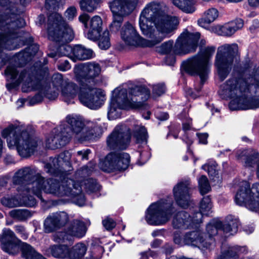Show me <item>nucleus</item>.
Here are the masks:
<instances>
[{
    "instance_id": "obj_1",
    "label": "nucleus",
    "mask_w": 259,
    "mask_h": 259,
    "mask_svg": "<svg viewBox=\"0 0 259 259\" xmlns=\"http://www.w3.org/2000/svg\"><path fill=\"white\" fill-rule=\"evenodd\" d=\"M20 4L24 7L31 0H19ZM0 6L6 8L4 15H0V69L4 66L7 59L3 51L5 47L8 50H15L24 45H28L24 51L18 54V58L21 61L28 62L38 51V46L31 43L33 37L28 33L20 32V28L25 25L23 19L19 17L23 11L18 9L17 6L9 0H0Z\"/></svg>"
},
{
    "instance_id": "obj_2",
    "label": "nucleus",
    "mask_w": 259,
    "mask_h": 259,
    "mask_svg": "<svg viewBox=\"0 0 259 259\" xmlns=\"http://www.w3.org/2000/svg\"><path fill=\"white\" fill-rule=\"evenodd\" d=\"M245 77L234 75L222 87V94L231 99L229 108L231 110L255 109L259 108V66L247 71L249 64L240 65Z\"/></svg>"
},
{
    "instance_id": "obj_3",
    "label": "nucleus",
    "mask_w": 259,
    "mask_h": 259,
    "mask_svg": "<svg viewBox=\"0 0 259 259\" xmlns=\"http://www.w3.org/2000/svg\"><path fill=\"white\" fill-rule=\"evenodd\" d=\"M101 71V65L94 61L75 65L73 69L74 79L79 85V100L91 109H98L106 100L104 91L96 88L102 81Z\"/></svg>"
},
{
    "instance_id": "obj_4",
    "label": "nucleus",
    "mask_w": 259,
    "mask_h": 259,
    "mask_svg": "<svg viewBox=\"0 0 259 259\" xmlns=\"http://www.w3.org/2000/svg\"><path fill=\"white\" fill-rule=\"evenodd\" d=\"M66 122L68 127L62 123L53 129L48 136L46 141L47 148H60L68 144L71 138L79 142L94 140L102 133L100 125L93 122H89L85 125L83 119L77 115H67Z\"/></svg>"
},
{
    "instance_id": "obj_5",
    "label": "nucleus",
    "mask_w": 259,
    "mask_h": 259,
    "mask_svg": "<svg viewBox=\"0 0 259 259\" xmlns=\"http://www.w3.org/2000/svg\"><path fill=\"white\" fill-rule=\"evenodd\" d=\"M177 17L166 15L159 3L147 4L141 12L139 25L143 34L151 39L169 36L179 24Z\"/></svg>"
},
{
    "instance_id": "obj_6",
    "label": "nucleus",
    "mask_w": 259,
    "mask_h": 259,
    "mask_svg": "<svg viewBox=\"0 0 259 259\" xmlns=\"http://www.w3.org/2000/svg\"><path fill=\"white\" fill-rule=\"evenodd\" d=\"M149 90L144 85H136L130 89L118 87L112 93L110 105L108 111V118L116 119L120 116L121 109L141 108L143 103L150 97Z\"/></svg>"
},
{
    "instance_id": "obj_7",
    "label": "nucleus",
    "mask_w": 259,
    "mask_h": 259,
    "mask_svg": "<svg viewBox=\"0 0 259 259\" xmlns=\"http://www.w3.org/2000/svg\"><path fill=\"white\" fill-rule=\"evenodd\" d=\"M53 175L59 177L61 182L54 179L45 180L42 177L41 180L34 183L36 185V189H34L35 195L42 200L41 192L43 191L57 197H68L74 203L80 206L85 204L84 197L80 194V190L75 187L74 181L69 176L61 174Z\"/></svg>"
},
{
    "instance_id": "obj_8",
    "label": "nucleus",
    "mask_w": 259,
    "mask_h": 259,
    "mask_svg": "<svg viewBox=\"0 0 259 259\" xmlns=\"http://www.w3.org/2000/svg\"><path fill=\"white\" fill-rule=\"evenodd\" d=\"M48 32L50 39L61 45L59 49L61 54L71 59L73 48L64 45L73 40L74 32L59 14H53L49 17Z\"/></svg>"
},
{
    "instance_id": "obj_9",
    "label": "nucleus",
    "mask_w": 259,
    "mask_h": 259,
    "mask_svg": "<svg viewBox=\"0 0 259 259\" xmlns=\"http://www.w3.org/2000/svg\"><path fill=\"white\" fill-rule=\"evenodd\" d=\"M2 136L7 139L9 148L16 147L19 155L22 157L30 156L37 145L36 140L27 131L13 124L3 130Z\"/></svg>"
},
{
    "instance_id": "obj_10",
    "label": "nucleus",
    "mask_w": 259,
    "mask_h": 259,
    "mask_svg": "<svg viewBox=\"0 0 259 259\" xmlns=\"http://www.w3.org/2000/svg\"><path fill=\"white\" fill-rule=\"evenodd\" d=\"M215 52L214 47H208L201 48L196 55L189 58L182 63L183 69L188 73L192 75H198L200 78V82L195 84V90L198 93L208 77L210 72V59Z\"/></svg>"
},
{
    "instance_id": "obj_11",
    "label": "nucleus",
    "mask_w": 259,
    "mask_h": 259,
    "mask_svg": "<svg viewBox=\"0 0 259 259\" xmlns=\"http://www.w3.org/2000/svg\"><path fill=\"white\" fill-rule=\"evenodd\" d=\"M5 74L7 78L16 79L15 82L7 84L6 87L9 91L17 88L21 82H22L21 90L24 93L35 92L45 87L44 81L41 78L26 70L20 72L14 67L8 66Z\"/></svg>"
},
{
    "instance_id": "obj_12",
    "label": "nucleus",
    "mask_w": 259,
    "mask_h": 259,
    "mask_svg": "<svg viewBox=\"0 0 259 259\" xmlns=\"http://www.w3.org/2000/svg\"><path fill=\"white\" fill-rule=\"evenodd\" d=\"M199 32L191 33L184 31L177 38L174 46L171 40L163 43L159 52L162 54L182 55L195 51L200 38Z\"/></svg>"
},
{
    "instance_id": "obj_13",
    "label": "nucleus",
    "mask_w": 259,
    "mask_h": 259,
    "mask_svg": "<svg viewBox=\"0 0 259 259\" xmlns=\"http://www.w3.org/2000/svg\"><path fill=\"white\" fill-rule=\"evenodd\" d=\"M0 241L2 249L10 254H17L20 248L25 259H47L26 243L22 242L19 246L20 240L10 229L5 228L3 230Z\"/></svg>"
},
{
    "instance_id": "obj_14",
    "label": "nucleus",
    "mask_w": 259,
    "mask_h": 259,
    "mask_svg": "<svg viewBox=\"0 0 259 259\" xmlns=\"http://www.w3.org/2000/svg\"><path fill=\"white\" fill-rule=\"evenodd\" d=\"M112 14L113 20L109 26L110 30L113 33L120 31L121 38L126 45L135 47H151L162 40V38L159 37H157L156 39H151L150 40L145 39L140 36L135 27L129 22H126L123 25L124 17L130 14L122 16V19L119 24V27H117L116 30L113 29L112 26L115 20V15L113 13H112Z\"/></svg>"
},
{
    "instance_id": "obj_15",
    "label": "nucleus",
    "mask_w": 259,
    "mask_h": 259,
    "mask_svg": "<svg viewBox=\"0 0 259 259\" xmlns=\"http://www.w3.org/2000/svg\"><path fill=\"white\" fill-rule=\"evenodd\" d=\"M175 211L173 200L167 197L149 206L145 215L146 221L151 225H163L169 221Z\"/></svg>"
},
{
    "instance_id": "obj_16",
    "label": "nucleus",
    "mask_w": 259,
    "mask_h": 259,
    "mask_svg": "<svg viewBox=\"0 0 259 259\" xmlns=\"http://www.w3.org/2000/svg\"><path fill=\"white\" fill-rule=\"evenodd\" d=\"M238 186L235 196L236 204L251 211L259 212V183H253L250 187L248 181L242 180L238 183Z\"/></svg>"
},
{
    "instance_id": "obj_17",
    "label": "nucleus",
    "mask_w": 259,
    "mask_h": 259,
    "mask_svg": "<svg viewBox=\"0 0 259 259\" xmlns=\"http://www.w3.org/2000/svg\"><path fill=\"white\" fill-rule=\"evenodd\" d=\"M239 225L238 219L232 215L227 217L224 224L218 220L211 221L206 226L207 234L203 233L204 242L208 244L207 249H210L215 246L213 237L219 231H223L227 236L233 235L237 233Z\"/></svg>"
},
{
    "instance_id": "obj_18",
    "label": "nucleus",
    "mask_w": 259,
    "mask_h": 259,
    "mask_svg": "<svg viewBox=\"0 0 259 259\" xmlns=\"http://www.w3.org/2000/svg\"><path fill=\"white\" fill-rule=\"evenodd\" d=\"M238 49L235 44H225L219 47L215 58L214 66L219 78L223 81L231 71L234 55Z\"/></svg>"
},
{
    "instance_id": "obj_19",
    "label": "nucleus",
    "mask_w": 259,
    "mask_h": 259,
    "mask_svg": "<svg viewBox=\"0 0 259 259\" xmlns=\"http://www.w3.org/2000/svg\"><path fill=\"white\" fill-rule=\"evenodd\" d=\"M42 176L37 172L34 167H24L16 171L13 177V183L18 185L17 188L18 192L20 191L26 192H32L34 193V189H36L35 182L41 180Z\"/></svg>"
},
{
    "instance_id": "obj_20",
    "label": "nucleus",
    "mask_w": 259,
    "mask_h": 259,
    "mask_svg": "<svg viewBox=\"0 0 259 259\" xmlns=\"http://www.w3.org/2000/svg\"><path fill=\"white\" fill-rule=\"evenodd\" d=\"M130 156L125 152H110L99 163L100 168L103 171L118 172L125 170L130 162Z\"/></svg>"
},
{
    "instance_id": "obj_21",
    "label": "nucleus",
    "mask_w": 259,
    "mask_h": 259,
    "mask_svg": "<svg viewBox=\"0 0 259 259\" xmlns=\"http://www.w3.org/2000/svg\"><path fill=\"white\" fill-rule=\"evenodd\" d=\"M45 86L48 85L47 90L49 93L55 91L58 94L59 88H61L62 100L67 104L74 103V99L78 93V87L77 84L72 82H64L63 75L61 73H56L52 77L53 88L51 83L45 82Z\"/></svg>"
},
{
    "instance_id": "obj_22",
    "label": "nucleus",
    "mask_w": 259,
    "mask_h": 259,
    "mask_svg": "<svg viewBox=\"0 0 259 259\" xmlns=\"http://www.w3.org/2000/svg\"><path fill=\"white\" fill-rule=\"evenodd\" d=\"M87 231L85 224L80 220H74L64 231H58L52 234V240L56 243L72 244L74 238H81Z\"/></svg>"
},
{
    "instance_id": "obj_23",
    "label": "nucleus",
    "mask_w": 259,
    "mask_h": 259,
    "mask_svg": "<svg viewBox=\"0 0 259 259\" xmlns=\"http://www.w3.org/2000/svg\"><path fill=\"white\" fill-rule=\"evenodd\" d=\"M95 165L90 163L89 165L83 166L77 170L74 175V180H73L75 184V187L80 190V194L84 196L82 193L81 186L87 193H91L99 191L100 189V185L95 179L87 178L93 171ZM84 199L85 198V197Z\"/></svg>"
},
{
    "instance_id": "obj_24",
    "label": "nucleus",
    "mask_w": 259,
    "mask_h": 259,
    "mask_svg": "<svg viewBox=\"0 0 259 259\" xmlns=\"http://www.w3.org/2000/svg\"><path fill=\"white\" fill-rule=\"evenodd\" d=\"M131 141V131L125 124L117 125L107 139V147L110 150H124Z\"/></svg>"
},
{
    "instance_id": "obj_25",
    "label": "nucleus",
    "mask_w": 259,
    "mask_h": 259,
    "mask_svg": "<svg viewBox=\"0 0 259 259\" xmlns=\"http://www.w3.org/2000/svg\"><path fill=\"white\" fill-rule=\"evenodd\" d=\"M138 3L139 0H112L108 3L111 11L115 15L113 29L117 30L122 21V16L131 14Z\"/></svg>"
},
{
    "instance_id": "obj_26",
    "label": "nucleus",
    "mask_w": 259,
    "mask_h": 259,
    "mask_svg": "<svg viewBox=\"0 0 259 259\" xmlns=\"http://www.w3.org/2000/svg\"><path fill=\"white\" fill-rule=\"evenodd\" d=\"M190 182L189 180L179 182L173 188L175 200L181 207L187 208L192 203L190 195Z\"/></svg>"
},
{
    "instance_id": "obj_27",
    "label": "nucleus",
    "mask_w": 259,
    "mask_h": 259,
    "mask_svg": "<svg viewBox=\"0 0 259 259\" xmlns=\"http://www.w3.org/2000/svg\"><path fill=\"white\" fill-rule=\"evenodd\" d=\"M134 137L137 143L143 145V150H139L140 158L139 163L143 165L150 158L151 153L150 149L147 145L148 134L145 127L142 125H137L134 131Z\"/></svg>"
},
{
    "instance_id": "obj_28",
    "label": "nucleus",
    "mask_w": 259,
    "mask_h": 259,
    "mask_svg": "<svg viewBox=\"0 0 259 259\" xmlns=\"http://www.w3.org/2000/svg\"><path fill=\"white\" fill-rule=\"evenodd\" d=\"M69 222L68 214L65 211H58L50 214L44 221V230L51 233L63 227Z\"/></svg>"
},
{
    "instance_id": "obj_29",
    "label": "nucleus",
    "mask_w": 259,
    "mask_h": 259,
    "mask_svg": "<svg viewBox=\"0 0 259 259\" xmlns=\"http://www.w3.org/2000/svg\"><path fill=\"white\" fill-rule=\"evenodd\" d=\"M71 158V154L66 151L60 153L57 157L54 158L51 157L49 162L46 163L45 165L46 171L51 175H59L60 174H65L69 176V175L66 171L63 170L62 166L63 163L68 162Z\"/></svg>"
},
{
    "instance_id": "obj_30",
    "label": "nucleus",
    "mask_w": 259,
    "mask_h": 259,
    "mask_svg": "<svg viewBox=\"0 0 259 259\" xmlns=\"http://www.w3.org/2000/svg\"><path fill=\"white\" fill-rule=\"evenodd\" d=\"M194 214L190 215L185 211H180L175 215L172 220V226L175 229H187L197 227L198 224L194 222Z\"/></svg>"
},
{
    "instance_id": "obj_31",
    "label": "nucleus",
    "mask_w": 259,
    "mask_h": 259,
    "mask_svg": "<svg viewBox=\"0 0 259 259\" xmlns=\"http://www.w3.org/2000/svg\"><path fill=\"white\" fill-rule=\"evenodd\" d=\"M236 157L246 167H253L256 164L259 153L253 149L238 150Z\"/></svg>"
},
{
    "instance_id": "obj_32",
    "label": "nucleus",
    "mask_w": 259,
    "mask_h": 259,
    "mask_svg": "<svg viewBox=\"0 0 259 259\" xmlns=\"http://www.w3.org/2000/svg\"><path fill=\"white\" fill-rule=\"evenodd\" d=\"M67 243L51 245L44 250V253L47 256L56 258L69 259V246Z\"/></svg>"
},
{
    "instance_id": "obj_33",
    "label": "nucleus",
    "mask_w": 259,
    "mask_h": 259,
    "mask_svg": "<svg viewBox=\"0 0 259 259\" xmlns=\"http://www.w3.org/2000/svg\"><path fill=\"white\" fill-rule=\"evenodd\" d=\"M247 252V248L245 246H230L228 244H223L221 247V254L218 256L217 259L236 258L239 254Z\"/></svg>"
},
{
    "instance_id": "obj_34",
    "label": "nucleus",
    "mask_w": 259,
    "mask_h": 259,
    "mask_svg": "<svg viewBox=\"0 0 259 259\" xmlns=\"http://www.w3.org/2000/svg\"><path fill=\"white\" fill-rule=\"evenodd\" d=\"M212 203L209 196L203 197L199 203V211L192 213L195 219L194 222L200 224L203 215L208 216L212 212Z\"/></svg>"
},
{
    "instance_id": "obj_35",
    "label": "nucleus",
    "mask_w": 259,
    "mask_h": 259,
    "mask_svg": "<svg viewBox=\"0 0 259 259\" xmlns=\"http://www.w3.org/2000/svg\"><path fill=\"white\" fill-rule=\"evenodd\" d=\"M185 245H193L199 248L207 249L208 244L204 242L203 233L200 231H192L186 233L184 236Z\"/></svg>"
},
{
    "instance_id": "obj_36",
    "label": "nucleus",
    "mask_w": 259,
    "mask_h": 259,
    "mask_svg": "<svg viewBox=\"0 0 259 259\" xmlns=\"http://www.w3.org/2000/svg\"><path fill=\"white\" fill-rule=\"evenodd\" d=\"M102 20L97 15L93 17L90 21L89 27L87 32H85V36L93 41H96L102 30Z\"/></svg>"
},
{
    "instance_id": "obj_37",
    "label": "nucleus",
    "mask_w": 259,
    "mask_h": 259,
    "mask_svg": "<svg viewBox=\"0 0 259 259\" xmlns=\"http://www.w3.org/2000/svg\"><path fill=\"white\" fill-rule=\"evenodd\" d=\"M243 26V20L239 19L224 25L217 27L216 32L220 35L230 36L242 28Z\"/></svg>"
},
{
    "instance_id": "obj_38",
    "label": "nucleus",
    "mask_w": 259,
    "mask_h": 259,
    "mask_svg": "<svg viewBox=\"0 0 259 259\" xmlns=\"http://www.w3.org/2000/svg\"><path fill=\"white\" fill-rule=\"evenodd\" d=\"M72 53L71 60L74 62L77 60L82 61L91 59L95 56V54L92 50L87 49L81 45L74 46Z\"/></svg>"
},
{
    "instance_id": "obj_39",
    "label": "nucleus",
    "mask_w": 259,
    "mask_h": 259,
    "mask_svg": "<svg viewBox=\"0 0 259 259\" xmlns=\"http://www.w3.org/2000/svg\"><path fill=\"white\" fill-rule=\"evenodd\" d=\"M48 85L45 86L44 88L38 90V93L33 97L28 99V106H33L40 103L44 97L51 100H55L58 96V94L55 91H52L51 93L48 92L47 90Z\"/></svg>"
},
{
    "instance_id": "obj_40",
    "label": "nucleus",
    "mask_w": 259,
    "mask_h": 259,
    "mask_svg": "<svg viewBox=\"0 0 259 259\" xmlns=\"http://www.w3.org/2000/svg\"><path fill=\"white\" fill-rule=\"evenodd\" d=\"M87 250V245L82 243H76L69 248V259H82Z\"/></svg>"
},
{
    "instance_id": "obj_41",
    "label": "nucleus",
    "mask_w": 259,
    "mask_h": 259,
    "mask_svg": "<svg viewBox=\"0 0 259 259\" xmlns=\"http://www.w3.org/2000/svg\"><path fill=\"white\" fill-rule=\"evenodd\" d=\"M218 17V11L216 9L211 8L207 10L201 19L198 20V24L205 28L208 24L214 21Z\"/></svg>"
},
{
    "instance_id": "obj_42",
    "label": "nucleus",
    "mask_w": 259,
    "mask_h": 259,
    "mask_svg": "<svg viewBox=\"0 0 259 259\" xmlns=\"http://www.w3.org/2000/svg\"><path fill=\"white\" fill-rule=\"evenodd\" d=\"M33 213L32 211L27 209H15L9 212L12 218L19 222L26 221L32 217Z\"/></svg>"
},
{
    "instance_id": "obj_43",
    "label": "nucleus",
    "mask_w": 259,
    "mask_h": 259,
    "mask_svg": "<svg viewBox=\"0 0 259 259\" xmlns=\"http://www.w3.org/2000/svg\"><path fill=\"white\" fill-rule=\"evenodd\" d=\"M174 5L187 13H192L196 9L194 0H173Z\"/></svg>"
},
{
    "instance_id": "obj_44",
    "label": "nucleus",
    "mask_w": 259,
    "mask_h": 259,
    "mask_svg": "<svg viewBox=\"0 0 259 259\" xmlns=\"http://www.w3.org/2000/svg\"><path fill=\"white\" fill-rule=\"evenodd\" d=\"M32 192V190H30V192H26V191L18 192L20 194V201H21V206L26 207H34L36 204V199L31 195H28V193Z\"/></svg>"
},
{
    "instance_id": "obj_45",
    "label": "nucleus",
    "mask_w": 259,
    "mask_h": 259,
    "mask_svg": "<svg viewBox=\"0 0 259 259\" xmlns=\"http://www.w3.org/2000/svg\"><path fill=\"white\" fill-rule=\"evenodd\" d=\"M20 194L13 196H7L1 199V203L5 206L8 207H15L21 206Z\"/></svg>"
},
{
    "instance_id": "obj_46",
    "label": "nucleus",
    "mask_w": 259,
    "mask_h": 259,
    "mask_svg": "<svg viewBox=\"0 0 259 259\" xmlns=\"http://www.w3.org/2000/svg\"><path fill=\"white\" fill-rule=\"evenodd\" d=\"M100 0H81L79 2L80 9L92 13L99 7Z\"/></svg>"
},
{
    "instance_id": "obj_47",
    "label": "nucleus",
    "mask_w": 259,
    "mask_h": 259,
    "mask_svg": "<svg viewBox=\"0 0 259 259\" xmlns=\"http://www.w3.org/2000/svg\"><path fill=\"white\" fill-rule=\"evenodd\" d=\"M98 39V46L102 50H107L110 46L109 32L107 30L104 31L102 34H99L97 38Z\"/></svg>"
},
{
    "instance_id": "obj_48",
    "label": "nucleus",
    "mask_w": 259,
    "mask_h": 259,
    "mask_svg": "<svg viewBox=\"0 0 259 259\" xmlns=\"http://www.w3.org/2000/svg\"><path fill=\"white\" fill-rule=\"evenodd\" d=\"M217 164L215 161L211 160L202 166V169L207 170L208 174L212 180L215 181V178H219L218 172L217 170Z\"/></svg>"
},
{
    "instance_id": "obj_49",
    "label": "nucleus",
    "mask_w": 259,
    "mask_h": 259,
    "mask_svg": "<svg viewBox=\"0 0 259 259\" xmlns=\"http://www.w3.org/2000/svg\"><path fill=\"white\" fill-rule=\"evenodd\" d=\"M199 188L201 195L208 193L211 189L207 177L202 176L198 180Z\"/></svg>"
},
{
    "instance_id": "obj_50",
    "label": "nucleus",
    "mask_w": 259,
    "mask_h": 259,
    "mask_svg": "<svg viewBox=\"0 0 259 259\" xmlns=\"http://www.w3.org/2000/svg\"><path fill=\"white\" fill-rule=\"evenodd\" d=\"M180 118L183 120V129L186 131L190 129L192 125V119L187 116L186 111L183 112L180 115Z\"/></svg>"
},
{
    "instance_id": "obj_51",
    "label": "nucleus",
    "mask_w": 259,
    "mask_h": 259,
    "mask_svg": "<svg viewBox=\"0 0 259 259\" xmlns=\"http://www.w3.org/2000/svg\"><path fill=\"white\" fill-rule=\"evenodd\" d=\"M104 252V248L102 246L97 245L92 247L91 251V259H99Z\"/></svg>"
},
{
    "instance_id": "obj_52",
    "label": "nucleus",
    "mask_w": 259,
    "mask_h": 259,
    "mask_svg": "<svg viewBox=\"0 0 259 259\" xmlns=\"http://www.w3.org/2000/svg\"><path fill=\"white\" fill-rule=\"evenodd\" d=\"M165 91V87L164 84H157L154 85L152 90V96L156 98L164 94Z\"/></svg>"
},
{
    "instance_id": "obj_53",
    "label": "nucleus",
    "mask_w": 259,
    "mask_h": 259,
    "mask_svg": "<svg viewBox=\"0 0 259 259\" xmlns=\"http://www.w3.org/2000/svg\"><path fill=\"white\" fill-rule=\"evenodd\" d=\"M14 229L17 233L20 235V237L24 240L27 239L28 233L26 231L25 227L22 225H16Z\"/></svg>"
},
{
    "instance_id": "obj_54",
    "label": "nucleus",
    "mask_w": 259,
    "mask_h": 259,
    "mask_svg": "<svg viewBox=\"0 0 259 259\" xmlns=\"http://www.w3.org/2000/svg\"><path fill=\"white\" fill-rule=\"evenodd\" d=\"M102 224L104 227L107 230L113 229L116 226V223L115 221L113 219L109 218L103 220Z\"/></svg>"
},
{
    "instance_id": "obj_55",
    "label": "nucleus",
    "mask_w": 259,
    "mask_h": 259,
    "mask_svg": "<svg viewBox=\"0 0 259 259\" xmlns=\"http://www.w3.org/2000/svg\"><path fill=\"white\" fill-rule=\"evenodd\" d=\"M66 17L68 20H72L76 16V9L74 7H71L65 12Z\"/></svg>"
},
{
    "instance_id": "obj_56",
    "label": "nucleus",
    "mask_w": 259,
    "mask_h": 259,
    "mask_svg": "<svg viewBox=\"0 0 259 259\" xmlns=\"http://www.w3.org/2000/svg\"><path fill=\"white\" fill-rule=\"evenodd\" d=\"M71 67L68 60L62 61L58 65V68L62 71H66L69 70Z\"/></svg>"
},
{
    "instance_id": "obj_57",
    "label": "nucleus",
    "mask_w": 259,
    "mask_h": 259,
    "mask_svg": "<svg viewBox=\"0 0 259 259\" xmlns=\"http://www.w3.org/2000/svg\"><path fill=\"white\" fill-rule=\"evenodd\" d=\"M59 1L60 0H46L45 7L48 10L54 9Z\"/></svg>"
},
{
    "instance_id": "obj_58",
    "label": "nucleus",
    "mask_w": 259,
    "mask_h": 259,
    "mask_svg": "<svg viewBox=\"0 0 259 259\" xmlns=\"http://www.w3.org/2000/svg\"><path fill=\"white\" fill-rule=\"evenodd\" d=\"M91 153V150L89 149L78 151L77 152V155L81 157L82 160H88V155Z\"/></svg>"
},
{
    "instance_id": "obj_59",
    "label": "nucleus",
    "mask_w": 259,
    "mask_h": 259,
    "mask_svg": "<svg viewBox=\"0 0 259 259\" xmlns=\"http://www.w3.org/2000/svg\"><path fill=\"white\" fill-rule=\"evenodd\" d=\"M174 242L179 245L182 246L185 245L184 242V238L182 239L180 237V234L176 232L174 235Z\"/></svg>"
},
{
    "instance_id": "obj_60",
    "label": "nucleus",
    "mask_w": 259,
    "mask_h": 259,
    "mask_svg": "<svg viewBox=\"0 0 259 259\" xmlns=\"http://www.w3.org/2000/svg\"><path fill=\"white\" fill-rule=\"evenodd\" d=\"M197 136L198 138L199 139V143L203 144H206L207 143V138L208 136V135L207 133H197Z\"/></svg>"
},
{
    "instance_id": "obj_61",
    "label": "nucleus",
    "mask_w": 259,
    "mask_h": 259,
    "mask_svg": "<svg viewBox=\"0 0 259 259\" xmlns=\"http://www.w3.org/2000/svg\"><path fill=\"white\" fill-rule=\"evenodd\" d=\"M79 20L82 23L84 26L88 28L87 22L89 19V16L87 14H82L79 16Z\"/></svg>"
},
{
    "instance_id": "obj_62",
    "label": "nucleus",
    "mask_w": 259,
    "mask_h": 259,
    "mask_svg": "<svg viewBox=\"0 0 259 259\" xmlns=\"http://www.w3.org/2000/svg\"><path fill=\"white\" fill-rule=\"evenodd\" d=\"M156 118L159 120H166L168 118V114L166 112H159L155 114Z\"/></svg>"
},
{
    "instance_id": "obj_63",
    "label": "nucleus",
    "mask_w": 259,
    "mask_h": 259,
    "mask_svg": "<svg viewBox=\"0 0 259 259\" xmlns=\"http://www.w3.org/2000/svg\"><path fill=\"white\" fill-rule=\"evenodd\" d=\"M165 63L167 65L172 66L175 63V58L174 55L167 56L165 58Z\"/></svg>"
},
{
    "instance_id": "obj_64",
    "label": "nucleus",
    "mask_w": 259,
    "mask_h": 259,
    "mask_svg": "<svg viewBox=\"0 0 259 259\" xmlns=\"http://www.w3.org/2000/svg\"><path fill=\"white\" fill-rule=\"evenodd\" d=\"M243 230L246 234H250L254 231V228L253 226H245Z\"/></svg>"
}]
</instances>
